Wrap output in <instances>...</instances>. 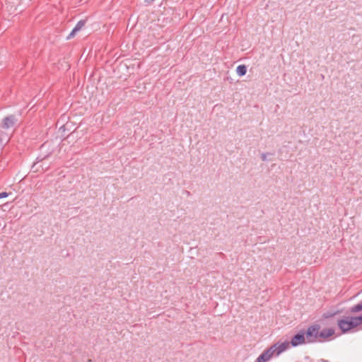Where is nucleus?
Segmentation results:
<instances>
[{
	"label": "nucleus",
	"instance_id": "39448f33",
	"mask_svg": "<svg viewBox=\"0 0 362 362\" xmlns=\"http://www.w3.org/2000/svg\"><path fill=\"white\" fill-rule=\"evenodd\" d=\"M17 119L16 118V116L13 115H11L5 117L3 120L2 123L1 124V127L2 129H8L10 127H12L15 125L16 123Z\"/></svg>",
	"mask_w": 362,
	"mask_h": 362
},
{
	"label": "nucleus",
	"instance_id": "4468645a",
	"mask_svg": "<svg viewBox=\"0 0 362 362\" xmlns=\"http://www.w3.org/2000/svg\"><path fill=\"white\" fill-rule=\"evenodd\" d=\"M185 192H186V194H187V196H189V195H190V192H189V191H186Z\"/></svg>",
	"mask_w": 362,
	"mask_h": 362
},
{
	"label": "nucleus",
	"instance_id": "2eb2a0df",
	"mask_svg": "<svg viewBox=\"0 0 362 362\" xmlns=\"http://www.w3.org/2000/svg\"><path fill=\"white\" fill-rule=\"evenodd\" d=\"M219 255H220V257H223L224 256V254L223 252H220Z\"/></svg>",
	"mask_w": 362,
	"mask_h": 362
},
{
	"label": "nucleus",
	"instance_id": "9b49d317",
	"mask_svg": "<svg viewBox=\"0 0 362 362\" xmlns=\"http://www.w3.org/2000/svg\"><path fill=\"white\" fill-rule=\"evenodd\" d=\"M271 153H263L261 154V159L262 161H266L267 160V156L268 155H270Z\"/></svg>",
	"mask_w": 362,
	"mask_h": 362
},
{
	"label": "nucleus",
	"instance_id": "7ed1b4c3",
	"mask_svg": "<svg viewBox=\"0 0 362 362\" xmlns=\"http://www.w3.org/2000/svg\"><path fill=\"white\" fill-rule=\"evenodd\" d=\"M290 344L292 346L296 347L301 344H307L306 342V337L305 334V330L301 329L299 332L296 334L290 341Z\"/></svg>",
	"mask_w": 362,
	"mask_h": 362
},
{
	"label": "nucleus",
	"instance_id": "6e6552de",
	"mask_svg": "<svg viewBox=\"0 0 362 362\" xmlns=\"http://www.w3.org/2000/svg\"><path fill=\"white\" fill-rule=\"evenodd\" d=\"M236 73L239 76H243L247 73V66L245 64L238 66Z\"/></svg>",
	"mask_w": 362,
	"mask_h": 362
},
{
	"label": "nucleus",
	"instance_id": "f8f14e48",
	"mask_svg": "<svg viewBox=\"0 0 362 362\" xmlns=\"http://www.w3.org/2000/svg\"><path fill=\"white\" fill-rule=\"evenodd\" d=\"M9 193L6 192H3L0 193V199L1 198H6L8 196Z\"/></svg>",
	"mask_w": 362,
	"mask_h": 362
},
{
	"label": "nucleus",
	"instance_id": "ddd939ff",
	"mask_svg": "<svg viewBox=\"0 0 362 362\" xmlns=\"http://www.w3.org/2000/svg\"><path fill=\"white\" fill-rule=\"evenodd\" d=\"M77 32H74V29L72 30V31L71 32V33L68 35L67 37V40H69L71 39V37H74L75 34Z\"/></svg>",
	"mask_w": 362,
	"mask_h": 362
},
{
	"label": "nucleus",
	"instance_id": "0eeeda50",
	"mask_svg": "<svg viewBox=\"0 0 362 362\" xmlns=\"http://www.w3.org/2000/svg\"><path fill=\"white\" fill-rule=\"evenodd\" d=\"M288 346L289 342L288 341H284L282 343L278 342L271 346L270 348H273L272 349L274 350V355L276 354V356H278L284 351H285L286 349H288Z\"/></svg>",
	"mask_w": 362,
	"mask_h": 362
},
{
	"label": "nucleus",
	"instance_id": "1a4fd4ad",
	"mask_svg": "<svg viewBox=\"0 0 362 362\" xmlns=\"http://www.w3.org/2000/svg\"><path fill=\"white\" fill-rule=\"evenodd\" d=\"M361 311H362V300L358 304L351 307L349 309V312L352 313H358Z\"/></svg>",
	"mask_w": 362,
	"mask_h": 362
},
{
	"label": "nucleus",
	"instance_id": "423d86ee",
	"mask_svg": "<svg viewBox=\"0 0 362 362\" xmlns=\"http://www.w3.org/2000/svg\"><path fill=\"white\" fill-rule=\"evenodd\" d=\"M273 348H268L264 351L256 359V362H267L274 356Z\"/></svg>",
	"mask_w": 362,
	"mask_h": 362
},
{
	"label": "nucleus",
	"instance_id": "a211bd4d",
	"mask_svg": "<svg viewBox=\"0 0 362 362\" xmlns=\"http://www.w3.org/2000/svg\"><path fill=\"white\" fill-rule=\"evenodd\" d=\"M1 142V139L0 138V143Z\"/></svg>",
	"mask_w": 362,
	"mask_h": 362
},
{
	"label": "nucleus",
	"instance_id": "f257e3e1",
	"mask_svg": "<svg viewBox=\"0 0 362 362\" xmlns=\"http://www.w3.org/2000/svg\"><path fill=\"white\" fill-rule=\"evenodd\" d=\"M362 324V315L355 317H346L345 319L339 320L337 325L342 333H347L351 329L357 327Z\"/></svg>",
	"mask_w": 362,
	"mask_h": 362
},
{
	"label": "nucleus",
	"instance_id": "9d476101",
	"mask_svg": "<svg viewBox=\"0 0 362 362\" xmlns=\"http://www.w3.org/2000/svg\"><path fill=\"white\" fill-rule=\"evenodd\" d=\"M86 23V20L79 21L76 26L74 28V32H78L82 29V28L85 25Z\"/></svg>",
	"mask_w": 362,
	"mask_h": 362
},
{
	"label": "nucleus",
	"instance_id": "20e7f679",
	"mask_svg": "<svg viewBox=\"0 0 362 362\" xmlns=\"http://www.w3.org/2000/svg\"><path fill=\"white\" fill-rule=\"evenodd\" d=\"M335 333V331L333 328H325L322 330H319V340L318 342H324L328 341L331 337H332Z\"/></svg>",
	"mask_w": 362,
	"mask_h": 362
},
{
	"label": "nucleus",
	"instance_id": "f3484780",
	"mask_svg": "<svg viewBox=\"0 0 362 362\" xmlns=\"http://www.w3.org/2000/svg\"><path fill=\"white\" fill-rule=\"evenodd\" d=\"M88 362H92L91 359H89V360L88 361Z\"/></svg>",
	"mask_w": 362,
	"mask_h": 362
},
{
	"label": "nucleus",
	"instance_id": "f03ea898",
	"mask_svg": "<svg viewBox=\"0 0 362 362\" xmlns=\"http://www.w3.org/2000/svg\"><path fill=\"white\" fill-rule=\"evenodd\" d=\"M320 329H321V326L319 324L312 325L307 328L305 331L307 344L318 342Z\"/></svg>",
	"mask_w": 362,
	"mask_h": 362
},
{
	"label": "nucleus",
	"instance_id": "dca6fc26",
	"mask_svg": "<svg viewBox=\"0 0 362 362\" xmlns=\"http://www.w3.org/2000/svg\"><path fill=\"white\" fill-rule=\"evenodd\" d=\"M336 313L331 314L329 316H334Z\"/></svg>",
	"mask_w": 362,
	"mask_h": 362
}]
</instances>
